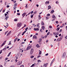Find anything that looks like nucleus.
Here are the masks:
<instances>
[{
  "label": "nucleus",
  "instance_id": "1",
  "mask_svg": "<svg viewBox=\"0 0 67 67\" xmlns=\"http://www.w3.org/2000/svg\"><path fill=\"white\" fill-rule=\"evenodd\" d=\"M66 53L65 52H64L62 56V58H65V57H66Z\"/></svg>",
  "mask_w": 67,
  "mask_h": 67
},
{
  "label": "nucleus",
  "instance_id": "2",
  "mask_svg": "<svg viewBox=\"0 0 67 67\" xmlns=\"http://www.w3.org/2000/svg\"><path fill=\"white\" fill-rule=\"evenodd\" d=\"M22 61H19L17 63V65H21L22 64Z\"/></svg>",
  "mask_w": 67,
  "mask_h": 67
},
{
  "label": "nucleus",
  "instance_id": "3",
  "mask_svg": "<svg viewBox=\"0 0 67 67\" xmlns=\"http://www.w3.org/2000/svg\"><path fill=\"white\" fill-rule=\"evenodd\" d=\"M21 25H22V24H21V23H19L17 24V27H20L21 26Z\"/></svg>",
  "mask_w": 67,
  "mask_h": 67
},
{
  "label": "nucleus",
  "instance_id": "4",
  "mask_svg": "<svg viewBox=\"0 0 67 67\" xmlns=\"http://www.w3.org/2000/svg\"><path fill=\"white\" fill-rule=\"evenodd\" d=\"M31 47H32V46H31L28 47L26 48V51H27V50H29V49H30L31 48Z\"/></svg>",
  "mask_w": 67,
  "mask_h": 67
},
{
  "label": "nucleus",
  "instance_id": "5",
  "mask_svg": "<svg viewBox=\"0 0 67 67\" xmlns=\"http://www.w3.org/2000/svg\"><path fill=\"white\" fill-rule=\"evenodd\" d=\"M7 42V41H4V42L1 45V47H2V46H4V45L5 44V43Z\"/></svg>",
  "mask_w": 67,
  "mask_h": 67
},
{
  "label": "nucleus",
  "instance_id": "6",
  "mask_svg": "<svg viewBox=\"0 0 67 67\" xmlns=\"http://www.w3.org/2000/svg\"><path fill=\"white\" fill-rule=\"evenodd\" d=\"M34 51V50H33V48H31V51L30 52V54H33V52Z\"/></svg>",
  "mask_w": 67,
  "mask_h": 67
},
{
  "label": "nucleus",
  "instance_id": "7",
  "mask_svg": "<svg viewBox=\"0 0 67 67\" xmlns=\"http://www.w3.org/2000/svg\"><path fill=\"white\" fill-rule=\"evenodd\" d=\"M11 31H9L8 32V34H7V36H9V35H10V34H11Z\"/></svg>",
  "mask_w": 67,
  "mask_h": 67
},
{
  "label": "nucleus",
  "instance_id": "8",
  "mask_svg": "<svg viewBox=\"0 0 67 67\" xmlns=\"http://www.w3.org/2000/svg\"><path fill=\"white\" fill-rule=\"evenodd\" d=\"M39 41H38V43H41V42H42V39L41 38H39Z\"/></svg>",
  "mask_w": 67,
  "mask_h": 67
},
{
  "label": "nucleus",
  "instance_id": "9",
  "mask_svg": "<svg viewBox=\"0 0 67 67\" xmlns=\"http://www.w3.org/2000/svg\"><path fill=\"white\" fill-rule=\"evenodd\" d=\"M33 38H35V39H37V36L35 35H34L33 36Z\"/></svg>",
  "mask_w": 67,
  "mask_h": 67
},
{
  "label": "nucleus",
  "instance_id": "10",
  "mask_svg": "<svg viewBox=\"0 0 67 67\" xmlns=\"http://www.w3.org/2000/svg\"><path fill=\"white\" fill-rule=\"evenodd\" d=\"M48 64V63H47L44 64V67H47V65Z\"/></svg>",
  "mask_w": 67,
  "mask_h": 67
},
{
  "label": "nucleus",
  "instance_id": "11",
  "mask_svg": "<svg viewBox=\"0 0 67 67\" xmlns=\"http://www.w3.org/2000/svg\"><path fill=\"white\" fill-rule=\"evenodd\" d=\"M41 29H42L43 30H45V27L44 26H42L41 27Z\"/></svg>",
  "mask_w": 67,
  "mask_h": 67
},
{
  "label": "nucleus",
  "instance_id": "12",
  "mask_svg": "<svg viewBox=\"0 0 67 67\" xmlns=\"http://www.w3.org/2000/svg\"><path fill=\"white\" fill-rule=\"evenodd\" d=\"M36 47L37 48H38V47H40V46H39V45L38 44H37L36 45Z\"/></svg>",
  "mask_w": 67,
  "mask_h": 67
},
{
  "label": "nucleus",
  "instance_id": "13",
  "mask_svg": "<svg viewBox=\"0 0 67 67\" xmlns=\"http://www.w3.org/2000/svg\"><path fill=\"white\" fill-rule=\"evenodd\" d=\"M26 15V13H24L22 14V16H25Z\"/></svg>",
  "mask_w": 67,
  "mask_h": 67
},
{
  "label": "nucleus",
  "instance_id": "14",
  "mask_svg": "<svg viewBox=\"0 0 67 67\" xmlns=\"http://www.w3.org/2000/svg\"><path fill=\"white\" fill-rule=\"evenodd\" d=\"M49 1H46V2L45 3V4H49Z\"/></svg>",
  "mask_w": 67,
  "mask_h": 67
},
{
  "label": "nucleus",
  "instance_id": "15",
  "mask_svg": "<svg viewBox=\"0 0 67 67\" xmlns=\"http://www.w3.org/2000/svg\"><path fill=\"white\" fill-rule=\"evenodd\" d=\"M7 49V47L4 48L3 49L2 51H4L6 50V49Z\"/></svg>",
  "mask_w": 67,
  "mask_h": 67
},
{
  "label": "nucleus",
  "instance_id": "16",
  "mask_svg": "<svg viewBox=\"0 0 67 67\" xmlns=\"http://www.w3.org/2000/svg\"><path fill=\"white\" fill-rule=\"evenodd\" d=\"M17 5H18V4L16 3H15L14 5V7H16Z\"/></svg>",
  "mask_w": 67,
  "mask_h": 67
},
{
  "label": "nucleus",
  "instance_id": "17",
  "mask_svg": "<svg viewBox=\"0 0 67 67\" xmlns=\"http://www.w3.org/2000/svg\"><path fill=\"white\" fill-rule=\"evenodd\" d=\"M53 62H54V61H52V62L50 64V66H52L53 64Z\"/></svg>",
  "mask_w": 67,
  "mask_h": 67
},
{
  "label": "nucleus",
  "instance_id": "18",
  "mask_svg": "<svg viewBox=\"0 0 67 67\" xmlns=\"http://www.w3.org/2000/svg\"><path fill=\"white\" fill-rule=\"evenodd\" d=\"M62 29H60V30L58 31V33H60L62 32Z\"/></svg>",
  "mask_w": 67,
  "mask_h": 67
},
{
  "label": "nucleus",
  "instance_id": "19",
  "mask_svg": "<svg viewBox=\"0 0 67 67\" xmlns=\"http://www.w3.org/2000/svg\"><path fill=\"white\" fill-rule=\"evenodd\" d=\"M52 18L53 19H54V18H56V17L55 15H52Z\"/></svg>",
  "mask_w": 67,
  "mask_h": 67
},
{
  "label": "nucleus",
  "instance_id": "20",
  "mask_svg": "<svg viewBox=\"0 0 67 67\" xmlns=\"http://www.w3.org/2000/svg\"><path fill=\"white\" fill-rule=\"evenodd\" d=\"M48 8L49 9H51V8H52V7H51V5H49L48 6Z\"/></svg>",
  "mask_w": 67,
  "mask_h": 67
},
{
  "label": "nucleus",
  "instance_id": "21",
  "mask_svg": "<svg viewBox=\"0 0 67 67\" xmlns=\"http://www.w3.org/2000/svg\"><path fill=\"white\" fill-rule=\"evenodd\" d=\"M39 55H41L42 54V51H40L39 53Z\"/></svg>",
  "mask_w": 67,
  "mask_h": 67
},
{
  "label": "nucleus",
  "instance_id": "22",
  "mask_svg": "<svg viewBox=\"0 0 67 67\" xmlns=\"http://www.w3.org/2000/svg\"><path fill=\"white\" fill-rule=\"evenodd\" d=\"M11 52H9V53L8 54L7 56L8 57H9V56L10 55V54H11Z\"/></svg>",
  "mask_w": 67,
  "mask_h": 67
},
{
  "label": "nucleus",
  "instance_id": "23",
  "mask_svg": "<svg viewBox=\"0 0 67 67\" xmlns=\"http://www.w3.org/2000/svg\"><path fill=\"white\" fill-rule=\"evenodd\" d=\"M8 18H9L8 16H6L5 18V20H8Z\"/></svg>",
  "mask_w": 67,
  "mask_h": 67
},
{
  "label": "nucleus",
  "instance_id": "24",
  "mask_svg": "<svg viewBox=\"0 0 67 67\" xmlns=\"http://www.w3.org/2000/svg\"><path fill=\"white\" fill-rule=\"evenodd\" d=\"M42 25H45V24L43 21H42Z\"/></svg>",
  "mask_w": 67,
  "mask_h": 67
},
{
  "label": "nucleus",
  "instance_id": "25",
  "mask_svg": "<svg viewBox=\"0 0 67 67\" xmlns=\"http://www.w3.org/2000/svg\"><path fill=\"white\" fill-rule=\"evenodd\" d=\"M41 38H42L43 39H44V38H45V37H43V36H41Z\"/></svg>",
  "mask_w": 67,
  "mask_h": 67
},
{
  "label": "nucleus",
  "instance_id": "26",
  "mask_svg": "<svg viewBox=\"0 0 67 67\" xmlns=\"http://www.w3.org/2000/svg\"><path fill=\"white\" fill-rule=\"evenodd\" d=\"M57 29V31H58L59 30V29H60V28H59V27H58Z\"/></svg>",
  "mask_w": 67,
  "mask_h": 67
},
{
  "label": "nucleus",
  "instance_id": "27",
  "mask_svg": "<svg viewBox=\"0 0 67 67\" xmlns=\"http://www.w3.org/2000/svg\"><path fill=\"white\" fill-rule=\"evenodd\" d=\"M63 36H61L60 37V38L61 39V40H62L63 39Z\"/></svg>",
  "mask_w": 67,
  "mask_h": 67
},
{
  "label": "nucleus",
  "instance_id": "28",
  "mask_svg": "<svg viewBox=\"0 0 67 67\" xmlns=\"http://www.w3.org/2000/svg\"><path fill=\"white\" fill-rule=\"evenodd\" d=\"M21 32H20L18 35V37L19 36H20V35H21Z\"/></svg>",
  "mask_w": 67,
  "mask_h": 67
},
{
  "label": "nucleus",
  "instance_id": "29",
  "mask_svg": "<svg viewBox=\"0 0 67 67\" xmlns=\"http://www.w3.org/2000/svg\"><path fill=\"white\" fill-rule=\"evenodd\" d=\"M51 12L52 13H54V10H51Z\"/></svg>",
  "mask_w": 67,
  "mask_h": 67
},
{
  "label": "nucleus",
  "instance_id": "30",
  "mask_svg": "<svg viewBox=\"0 0 67 67\" xmlns=\"http://www.w3.org/2000/svg\"><path fill=\"white\" fill-rule=\"evenodd\" d=\"M16 7H13V9L14 10H16Z\"/></svg>",
  "mask_w": 67,
  "mask_h": 67
},
{
  "label": "nucleus",
  "instance_id": "31",
  "mask_svg": "<svg viewBox=\"0 0 67 67\" xmlns=\"http://www.w3.org/2000/svg\"><path fill=\"white\" fill-rule=\"evenodd\" d=\"M18 21V19H14V21H15V22H16V21Z\"/></svg>",
  "mask_w": 67,
  "mask_h": 67
},
{
  "label": "nucleus",
  "instance_id": "32",
  "mask_svg": "<svg viewBox=\"0 0 67 67\" xmlns=\"http://www.w3.org/2000/svg\"><path fill=\"white\" fill-rule=\"evenodd\" d=\"M34 57V56L33 55H31L30 56V58H33Z\"/></svg>",
  "mask_w": 67,
  "mask_h": 67
},
{
  "label": "nucleus",
  "instance_id": "33",
  "mask_svg": "<svg viewBox=\"0 0 67 67\" xmlns=\"http://www.w3.org/2000/svg\"><path fill=\"white\" fill-rule=\"evenodd\" d=\"M8 31H7L5 32V35H6V34H7V33H8Z\"/></svg>",
  "mask_w": 67,
  "mask_h": 67
},
{
  "label": "nucleus",
  "instance_id": "34",
  "mask_svg": "<svg viewBox=\"0 0 67 67\" xmlns=\"http://www.w3.org/2000/svg\"><path fill=\"white\" fill-rule=\"evenodd\" d=\"M47 15V16H50V15L49 14H48Z\"/></svg>",
  "mask_w": 67,
  "mask_h": 67
},
{
  "label": "nucleus",
  "instance_id": "35",
  "mask_svg": "<svg viewBox=\"0 0 67 67\" xmlns=\"http://www.w3.org/2000/svg\"><path fill=\"white\" fill-rule=\"evenodd\" d=\"M40 16H41L40 15H38V17H39V19H41V17H40Z\"/></svg>",
  "mask_w": 67,
  "mask_h": 67
},
{
  "label": "nucleus",
  "instance_id": "36",
  "mask_svg": "<svg viewBox=\"0 0 67 67\" xmlns=\"http://www.w3.org/2000/svg\"><path fill=\"white\" fill-rule=\"evenodd\" d=\"M38 62H40L41 63V62H42V61L40 60H37Z\"/></svg>",
  "mask_w": 67,
  "mask_h": 67
},
{
  "label": "nucleus",
  "instance_id": "37",
  "mask_svg": "<svg viewBox=\"0 0 67 67\" xmlns=\"http://www.w3.org/2000/svg\"><path fill=\"white\" fill-rule=\"evenodd\" d=\"M59 35V33L58 32H57V33L55 34V35Z\"/></svg>",
  "mask_w": 67,
  "mask_h": 67
},
{
  "label": "nucleus",
  "instance_id": "38",
  "mask_svg": "<svg viewBox=\"0 0 67 67\" xmlns=\"http://www.w3.org/2000/svg\"><path fill=\"white\" fill-rule=\"evenodd\" d=\"M28 29V27H27L26 29H25V31H27V30Z\"/></svg>",
  "mask_w": 67,
  "mask_h": 67
},
{
  "label": "nucleus",
  "instance_id": "39",
  "mask_svg": "<svg viewBox=\"0 0 67 67\" xmlns=\"http://www.w3.org/2000/svg\"><path fill=\"white\" fill-rule=\"evenodd\" d=\"M62 26L63 27V26H65V24H64V23L63 24H62Z\"/></svg>",
  "mask_w": 67,
  "mask_h": 67
},
{
  "label": "nucleus",
  "instance_id": "40",
  "mask_svg": "<svg viewBox=\"0 0 67 67\" xmlns=\"http://www.w3.org/2000/svg\"><path fill=\"white\" fill-rule=\"evenodd\" d=\"M40 31L41 32V33H42V32H43V31H42V29H41L40 30Z\"/></svg>",
  "mask_w": 67,
  "mask_h": 67
},
{
  "label": "nucleus",
  "instance_id": "41",
  "mask_svg": "<svg viewBox=\"0 0 67 67\" xmlns=\"http://www.w3.org/2000/svg\"><path fill=\"white\" fill-rule=\"evenodd\" d=\"M50 34V32H49L47 33V35H48Z\"/></svg>",
  "mask_w": 67,
  "mask_h": 67
},
{
  "label": "nucleus",
  "instance_id": "42",
  "mask_svg": "<svg viewBox=\"0 0 67 67\" xmlns=\"http://www.w3.org/2000/svg\"><path fill=\"white\" fill-rule=\"evenodd\" d=\"M13 3H16V1H13Z\"/></svg>",
  "mask_w": 67,
  "mask_h": 67
},
{
  "label": "nucleus",
  "instance_id": "43",
  "mask_svg": "<svg viewBox=\"0 0 67 67\" xmlns=\"http://www.w3.org/2000/svg\"><path fill=\"white\" fill-rule=\"evenodd\" d=\"M49 28L50 29H52V26H49Z\"/></svg>",
  "mask_w": 67,
  "mask_h": 67
},
{
  "label": "nucleus",
  "instance_id": "44",
  "mask_svg": "<svg viewBox=\"0 0 67 67\" xmlns=\"http://www.w3.org/2000/svg\"><path fill=\"white\" fill-rule=\"evenodd\" d=\"M56 41L57 42H59V40L58 38L57 39V40H56Z\"/></svg>",
  "mask_w": 67,
  "mask_h": 67
},
{
  "label": "nucleus",
  "instance_id": "45",
  "mask_svg": "<svg viewBox=\"0 0 67 67\" xmlns=\"http://www.w3.org/2000/svg\"><path fill=\"white\" fill-rule=\"evenodd\" d=\"M55 23L56 24H58V21H56Z\"/></svg>",
  "mask_w": 67,
  "mask_h": 67
},
{
  "label": "nucleus",
  "instance_id": "46",
  "mask_svg": "<svg viewBox=\"0 0 67 67\" xmlns=\"http://www.w3.org/2000/svg\"><path fill=\"white\" fill-rule=\"evenodd\" d=\"M8 58H6L5 59V60H8Z\"/></svg>",
  "mask_w": 67,
  "mask_h": 67
},
{
  "label": "nucleus",
  "instance_id": "47",
  "mask_svg": "<svg viewBox=\"0 0 67 67\" xmlns=\"http://www.w3.org/2000/svg\"><path fill=\"white\" fill-rule=\"evenodd\" d=\"M20 67H24V65H21L20 66Z\"/></svg>",
  "mask_w": 67,
  "mask_h": 67
},
{
  "label": "nucleus",
  "instance_id": "48",
  "mask_svg": "<svg viewBox=\"0 0 67 67\" xmlns=\"http://www.w3.org/2000/svg\"><path fill=\"white\" fill-rule=\"evenodd\" d=\"M33 13V11H31V14H32V13Z\"/></svg>",
  "mask_w": 67,
  "mask_h": 67
},
{
  "label": "nucleus",
  "instance_id": "49",
  "mask_svg": "<svg viewBox=\"0 0 67 67\" xmlns=\"http://www.w3.org/2000/svg\"><path fill=\"white\" fill-rule=\"evenodd\" d=\"M41 57V56L40 55H38V56L37 57V58H39V57Z\"/></svg>",
  "mask_w": 67,
  "mask_h": 67
},
{
  "label": "nucleus",
  "instance_id": "50",
  "mask_svg": "<svg viewBox=\"0 0 67 67\" xmlns=\"http://www.w3.org/2000/svg\"><path fill=\"white\" fill-rule=\"evenodd\" d=\"M48 53H47L45 54L46 56H48Z\"/></svg>",
  "mask_w": 67,
  "mask_h": 67
},
{
  "label": "nucleus",
  "instance_id": "51",
  "mask_svg": "<svg viewBox=\"0 0 67 67\" xmlns=\"http://www.w3.org/2000/svg\"><path fill=\"white\" fill-rule=\"evenodd\" d=\"M36 30H37V31H38L39 30V28H36Z\"/></svg>",
  "mask_w": 67,
  "mask_h": 67
},
{
  "label": "nucleus",
  "instance_id": "52",
  "mask_svg": "<svg viewBox=\"0 0 67 67\" xmlns=\"http://www.w3.org/2000/svg\"><path fill=\"white\" fill-rule=\"evenodd\" d=\"M34 30L35 31H37L36 28H34Z\"/></svg>",
  "mask_w": 67,
  "mask_h": 67
},
{
  "label": "nucleus",
  "instance_id": "53",
  "mask_svg": "<svg viewBox=\"0 0 67 67\" xmlns=\"http://www.w3.org/2000/svg\"><path fill=\"white\" fill-rule=\"evenodd\" d=\"M3 9V8H2L0 10V12H1V11Z\"/></svg>",
  "mask_w": 67,
  "mask_h": 67
},
{
  "label": "nucleus",
  "instance_id": "54",
  "mask_svg": "<svg viewBox=\"0 0 67 67\" xmlns=\"http://www.w3.org/2000/svg\"><path fill=\"white\" fill-rule=\"evenodd\" d=\"M17 14L18 15H20V13H18Z\"/></svg>",
  "mask_w": 67,
  "mask_h": 67
},
{
  "label": "nucleus",
  "instance_id": "55",
  "mask_svg": "<svg viewBox=\"0 0 67 67\" xmlns=\"http://www.w3.org/2000/svg\"><path fill=\"white\" fill-rule=\"evenodd\" d=\"M6 15H7V14H5V17H6Z\"/></svg>",
  "mask_w": 67,
  "mask_h": 67
},
{
  "label": "nucleus",
  "instance_id": "56",
  "mask_svg": "<svg viewBox=\"0 0 67 67\" xmlns=\"http://www.w3.org/2000/svg\"><path fill=\"white\" fill-rule=\"evenodd\" d=\"M62 36V35L61 34H60L59 35V36Z\"/></svg>",
  "mask_w": 67,
  "mask_h": 67
},
{
  "label": "nucleus",
  "instance_id": "57",
  "mask_svg": "<svg viewBox=\"0 0 67 67\" xmlns=\"http://www.w3.org/2000/svg\"><path fill=\"white\" fill-rule=\"evenodd\" d=\"M7 8H9L10 6L9 5H7Z\"/></svg>",
  "mask_w": 67,
  "mask_h": 67
},
{
  "label": "nucleus",
  "instance_id": "58",
  "mask_svg": "<svg viewBox=\"0 0 67 67\" xmlns=\"http://www.w3.org/2000/svg\"><path fill=\"white\" fill-rule=\"evenodd\" d=\"M35 65V64H33L32 65H31L32 66L34 67V65Z\"/></svg>",
  "mask_w": 67,
  "mask_h": 67
},
{
  "label": "nucleus",
  "instance_id": "59",
  "mask_svg": "<svg viewBox=\"0 0 67 67\" xmlns=\"http://www.w3.org/2000/svg\"><path fill=\"white\" fill-rule=\"evenodd\" d=\"M40 24V23H38L37 25H38L39 26Z\"/></svg>",
  "mask_w": 67,
  "mask_h": 67
},
{
  "label": "nucleus",
  "instance_id": "60",
  "mask_svg": "<svg viewBox=\"0 0 67 67\" xmlns=\"http://www.w3.org/2000/svg\"><path fill=\"white\" fill-rule=\"evenodd\" d=\"M55 20V19H53L52 20V21H54V20Z\"/></svg>",
  "mask_w": 67,
  "mask_h": 67
},
{
  "label": "nucleus",
  "instance_id": "61",
  "mask_svg": "<svg viewBox=\"0 0 67 67\" xmlns=\"http://www.w3.org/2000/svg\"><path fill=\"white\" fill-rule=\"evenodd\" d=\"M36 59V58H35L33 59V60L34 61V60H35Z\"/></svg>",
  "mask_w": 67,
  "mask_h": 67
},
{
  "label": "nucleus",
  "instance_id": "62",
  "mask_svg": "<svg viewBox=\"0 0 67 67\" xmlns=\"http://www.w3.org/2000/svg\"><path fill=\"white\" fill-rule=\"evenodd\" d=\"M47 37V35H46L44 36V37H45V38H46Z\"/></svg>",
  "mask_w": 67,
  "mask_h": 67
},
{
  "label": "nucleus",
  "instance_id": "63",
  "mask_svg": "<svg viewBox=\"0 0 67 67\" xmlns=\"http://www.w3.org/2000/svg\"><path fill=\"white\" fill-rule=\"evenodd\" d=\"M61 39L59 38V42H60V41H61Z\"/></svg>",
  "mask_w": 67,
  "mask_h": 67
},
{
  "label": "nucleus",
  "instance_id": "64",
  "mask_svg": "<svg viewBox=\"0 0 67 67\" xmlns=\"http://www.w3.org/2000/svg\"><path fill=\"white\" fill-rule=\"evenodd\" d=\"M65 28L66 30V31H67V26H66L65 27Z\"/></svg>",
  "mask_w": 67,
  "mask_h": 67
}]
</instances>
